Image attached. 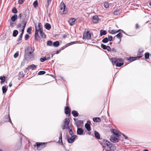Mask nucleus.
Returning a JSON list of instances; mask_svg holds the SVG:
<instances>
[{"label": "nucleus", "mask_w": 151, "mask_h": 151, "mask_svg": "<svg viewBox=\"0 0 151 151\" xmlns=\"http://www.w3.org/2000/svg\"><path fill=\"white\" fill-rule=\"evenodd\" d=\"M30 67L32 70H34L35 69L37 68V66L34 64H32L30 65Z\"/></svg>", "instance_id": "c85d7f7f"}, {"label": "nucleus", "mask_w": 151, "mask_h": 151, "mask_svg": "<svg viewBox=\"0 0 151 151\" xmlns=\"http://www.w3.org/2000/svg\"><path fill=\"white\" fill-rule=\"evenodd\" d=\"M121 30V29H119L117 30H109V32L110 31V33L112 34H114L116 33L119 32Z\"/></svg>", "instance_id": "412c9836"}, {"label": "nucleus", "mask_w": 151, "mask_h": 151, "mask_svg": "<svg viewBox=\"0 0 151 151\" xmlns=\"http://www.w3.org/2000/svg\"><path fill=\"white\" fill-rule=\"evenodd\" d=\"M76 135L72 136L70 138L68 137V141L69 143H72L75 140V138L76 137Z\"/></svg>", "instance_id": "9d476101"}, {"label": "nucleus", "mask_w": 151, "mask_h": 151, "mask_svg": "<svg viewBox=\"0 0 151 151\" xmlns=\"http://www.w3.org/2000/svg\"><path fill=\"white\" fill-rule=\"evenodd\" d=\"M111 51L113 52H116V50L114 47L112 48V49H111Z\"/></svg>", "instance_id": "3c124183"}, {"label": "nucleus", "mask_w": 151, "mask_h": 151, "mask_svg": "<svg viewBox=\"0 0 151 151\" xmlns=\"http://www.w3.org/2000/svg\"><path fill=\"white\" fill-rule=\"evenodd\" d=\"M26 24H24V25H22V29H25V27L26 26Z\"/></svg>", "instance_id": "680f3d73"}, {"label": "nucleus", "mask_w": 151, "mask_h": 151, "mask_svg": "<svg viewBox=\"0 0 151 151\" xmlns=\"http://www.w3.org/2000/svg\"><path fill=\"white\" fill-rule=\"evenodd\" d=\"M17 19V16L16 14H14L11 18V20L12 22H14Z\"/></svg>", "instance_id": "4be33fe9"}, {"label": "nucleus", "mask_w": 151, "mask_h": 151, "mask_svg": "<svg viewBox=\"0 0 151 151\" xmlns=\"http://www.w3.org/2000/svg\"><path fill=\"white\" fill-rule=\"evenodd\" d=\"M65 6L63 3L62 2L60 5V13L61 14H66L67 11L65 9Z\"/></svg>", "instance_id": "39448f33"}, {"label": "nucleus", "mask_w": 151, "mask_h": 151, "mask_svg": "<svg viewBox=\"0 0 151 151\" xmlns=\"http://www.w3.org/2000/svg\"><path fill=\"white\" fill-rule=\"evenodd\" d=\"M24 29H22V33H21V34H22V35H23V34L24 31Z\"/></svg>", "instance_id": "338daca9"}, {"label": "nucleus", "mask_w": 151, "mask_h": 151, "mask_svg": "<svg viewBox=\"0 0 151 151\" xmlns=\"http://www.w3.org/2000/svg\"><path fill=\"white\" fill-rule=\"evenodd\" d=\"M18 55L19 53L17 52L14 54V58H16L18 56Z\"/></svg>", "instance_id": "de8ad7c7"}, {"label": "nucleus", "mask_w": 151, "mask_h": 151, "mask_svg": "<svg viewBox=\"0 0 151 151\" xmlns=\"http://www.w3.org/2000/svg\"><path fill=\"white\" fill-rule=\"evenodd\" d=\"M61 50H57L56 53L57 54L59 53L60 52Z\"/></svg>", "instance_id": "e2e57ef3"}, {"label": "nucleus", "mask_w": 151, "mask_h": 151, "mask_svg": "<svg viewBox=\"0 0 151 151\" xmlns=\"http://www.w3.org/2000/svg\"><path fill=\"white\" fill-rule=\"evenodd\" d=\"M83 39L87 40L91 39V34L89 31H87L83 34Z\"/></svg>", "instance_id": "0eeeda50"}, {"label": "nucleus", "mask_w": 151, "mask_h": 151, "mask_svg": "<svg viewBox=\"0 0 151 151\" xmlns=\"http://www.w3.org/2000/svg\"><path fill=\"white\" fill-rule=\"evenodd\" d=\"M45 27L47 29L49 30L51 28L50 24L48 23H47L45 25Z\"/></svg>", "instance_id": "b1692460"}, {"label": "nucleus", "mask_w": 151, "mask_h": 151, "mask_svg": "<svg viewBox=\"0 0 151 151\" xmlns=\"http://www.w3.org/2000/svg\"><path fill=\"white\" fill-rule=\"evenodd\" d=\"M10 24L11 27H13V23L11 22Z\"/></svg>", "instance_id": "69168bd1"}, {"label": "nucleus", "mask_w": 151, "mask_h": 151, "mask_svg": "<svg viewBox=\"0 0 151 151\" xmlns=\"http://www.w3.org/2000/svg\"><path fill=\"white\" fill-rule=\"evenodd\" d=\"M75 21L76 19L75 18H73L70 19L68 22L70 25L73 26L75 24Z\"/></svg>", "instance_id": "ddd939ff"}, {"label": "nucleus", "mask_w": 151, "mask_h": 151, "mask_svg": "<svg viewBox=\"0 0 151 151\" xmlns=\"http://www.w3.org/2000/svg\"><path fill=\"white\" fill-rule=\"evenodd\" d=\"M93 120L94 122H100L101 119L99 117H94L93 118Z\"/></svg>", "instance_id": "5701e85b"}, {"label": "nucleus", "mask_w": 151, "mask_h": 151, "mask_svg": "<svg viewBox=\"0 0 151 151\" xmlns=\"http://www.w3.org/2000/svg\"><path fill=\"white\" fill-rule=\"evenodd\" d=\"M32 48H29L26 52L24 54V57L27 60H30L32 57V52L34 50H33L32 51Z\"/></svg>", "instance_id": "20e7f679"}, {"label": "nucleus", "mask_w": 151, "mask_h": 151, "mask_svg": "<svg viewBox=\"0 0 151 151\" xmlns=\"http://www.w3.org/2000/svg\"><path fill=\"white\" fill-rule=\"evenodd\" d=\"M142 57V55H140V56H138L136 57H129L128 59V60L131 62L136 60L137 58H140Z\"/></svg>", "instance_id": "f8f14e48"}, {"label": "nucleus", "mask_w": 151, "mask_h": 151, "mask_svg": "<svg viewBox=\"0 0 151 151\" xmlns=\"http://www.w3.org/2000/svg\"><path fill=\"white\" fill-rule=\"evenodd\" d=\"M108 38L107 37H105L102 40V42L104 43H106L108 41Z\"/></svg>", "instance_id": "72a5a7b5"}, {"label": "nucleus", "mask_w": 151, "mask_h": 151, "mask_svg": "<svg viewBox=\"0 0 151 151\" xmlns=\"http://www.w3.org/2000/svg\"><path fill=\"white\" fill-rule=\"evenodd\" d=\"M101 47L104 50H106V49L107 46L101 44Z\"/></svg>", "instance_id": "ea45409f"}, {"label": "nucleus", "mask_w": 151, "mask_h": 151, "mask_svg": "<svg viewBox=\"0 0 151 151\" xmlns=\"http://www.w3.org/2000/svg\"><path fill=\"white\" fill-rule=\"evenodd\" d=\"M104 6L106 8H108L109 7V4L108 2H106L104 3Z\"/></svg>", "instance_id": "37998d69"}, {"label": "nucleus", "mask_w": 151, "mask_h": 151, "mask_svg": "<svg viewBox=\"0 0 151 151\" xmlns=\"http://www.w3.org/2000/svg\"><path fill=\"white\" fill-rule=\"evenodd\" d=\"M72 114L73 116L75 117L77 116L78 115V114L77 111L75 110L73 111L72 112Z\"/></svg>", "instance_id": "393cba45"}, {"label": "nucleus", "mask_w": 151, "mask_h": 151, "mask_svg": "<svg viewBox=\"0 0 151 151\" xmlns=\"http://www.w3.org/2000/svg\"><path fill=\"white\" fill-rule=\"evenodd\" d=\"M33 5L35 7H36L38 6V2L37 1H35L34 2Z\"/></svg>", "instance_id": "4c0bfd02"}, {"label": "nucleus", "mask_w": 151, "mask_h": 151, "mask_svg": "<svg viewBox=\"0 0 151 151\" xmlns=\"http://www.w3.org/2000/svg\"><path fill=\"white\" fill-rule=\"evenodd\" d=\"M52 0H47V4L46 6L48 7L49 5L51 3Z\"/></svg>", "instance_id": "c03bdc74"}, {"label": "nucleus", "mask_w": 151, "mask_h": 151, "mask_svg": "<svg viewBox=\"0 0 151 151\" xmlns=\"http://www.w3.org/2000/svg\"><path fill=\"white\" fill-rule=\"evenodd\" d=\"M143 52V50H142L141 51H138V55H139V56H140V55H142V54H141V53Z\"/></svg>", "instance_id": "8fccbe9b"}, {"label": "nucleus", "mask_w": 151, "mask_h": 151, "mask_svg": "<svg viewBox=\"0 0 151 151\" xmlns=\"http://www.w3.org/2000/svg\"><path fill=\"white\" fill-rule=\"evenodd\" d=\"M111 130L112 132H113V135H116L117 137H119L120 136V134L118 131L114 129H112V130Z\"/></svg>", "instance_id": "9b49d317"}, {"label": "nucleus", "mask_w": 151, "mask_h": 151, "mask_svg": "<svg viewBox=\"0 0 151 151\" xmlns=\"http://www.w3.org/2000/svg\"><path fill=\"white\" fill-rule=\"evenodd\" d=\"M123 34L121 32H119L115 37H116L117 38L119 39V42H120L121 40V38L122 37Z\"/></svg>", "instance_id": "dca6fc26"}, {"label": "nucleus", "mask_w": 151, "mask_h": 151, "mask_svg": "<svg viewBox=\"0 0 151 151\" xmlns=\"http://www.w3.org/2000/svg\"><path fill=\"white\" fill-rule=\"evenodd\" d=\"M18 33V31L17 30H14L13 33V36L14 37H16Z\"/></svg>", "instance_id": "cd10ccee"}, {"label": "nucleus", "mask_w": 151, "mask_h": 151, "mask_svg": "<svg viewBox=\"0 0 151 151\" xmlns=\"http://www.w3.org/2000/svg\"><path fill=\"white\" fill-rule=\"evenodd\" d=\"M46 60V58L45 57L42 58L40 59V61L42 62H43Z\"/></svg>", "instance_id": "a19ab883"}, {"label": "nucleus", "mask_w": 151, "mask_h": 151, "mask_svg": "<svg viewBox=\"0 0 151 151\" xmlns=\"http://www.w3.org/2000/svg\"><path fill=\"white\" fill-rule=\"evenodd\" d=\"M2 90L3 91V93H5L7 90V89L6 88V86H4L2 87Z\"/></svg>", "instance_id": "7c9ffc66"}, {"label": "nucleus", "mask_w": 151, "mask_h": 151, "mask_svg": "<svg viewBox=\"0 0 151 151\" xmlns=\"http://www.w3.org/2000/svg\"><path fill=\"white\" fill-rule=\"evenodd\" d=\"M101 142L105 151H114L115 150L114 144L111 143L109 141L105 139H102Z\"/></svg>", "instance_id": "f03ea898"}, {"label": "nucleus", "mask_w": 151, "mask_h": 151, "mask_svg": "<svg viewBox=\"0 0 151 151\" xmlns=\"http://www.w3.org/2000/svg\"><path fill=\"white\" fill-rule=\"evenodd\" d=\"M18 2L20 4H22L24 2L23 0H19Z\"/></svg>", "instance_id": "5fc2aeb1"}, {"label": "nucleus", "mask_w": 151, "mask_h": 151, "mask_svg": "<svg viewBox=\"0 0 151 151\" xmlns=\"http://www.w3.org/2000/svg\"><path fill=\"white\" fill-rule=\"evenodd\" d=\"M25 24L26 25L27 24V22H26L24 20H23L22 21V23L21 24V25H24Z\"/></svg>", "instance_id": "603ef678"}, {"label": "nucleus", "mask_w": 151, "mask_h": 151, "mask_svg": "<svg viewBox=\"0 0 151 151\" xmlns=\"http://www.w3.org/2000/svg\"><path fill=\"white\" fill-rule=\"evenodd\" d=\"M85 127L88 131H89L91 130L90 126L89 124L86 123L85 125Z\"/></svg>", "instance_id": "a878e982"}, {"label": "nucleus", "mask_w": 151, "mask_h": 151, "mask_svg": "<svg viewBox=\"0 0 151 151\" xmlns=\"http://www.w3.org/2000/svg\"><path fill=\"white\" fill-rule=\"evenodd\" d=\"M69 133L71 135H72L73 134L72 129H71L70 131H69Z\"/></svg>", "instance_id": "864d4df0"}, {"label": "nucleus", "mask_w": 151, "mask_h": 151, "mask_svg": "<svg viewBox=\"0 0 151 151\" xmlns=\"http://www.w3.org/2000/svg\"><path fill=\"white\" fill-rule=\"evenodd\" d=\"M106 50L109 51H111V49L109 46H107L106 49Z\"/></svg>", "instance_id": "09e8293b"}, {"label": "nucleus", "mask_w": 151, "mask_h": 151, "mask_svg": "<svg viewBox=\"0 0 151 151\" xmlns=\"http://www.w3.org/2000/svg\"><path fill=\"white\" fill-rule=\"evenodd\" d=\"M122 135H123V136L124 137L125 139H127L128 138V137L126 135H125L124 134H122Z\"/></svg>", "instance_id": "4d7b16f0"}, {"label": "nucleus", "mask_w": 151, "mask_h": 151, "mask_svg": "<svg viewBox=\"0 0 151 151\" xmlns=\"http://www.w3.org/2000/svg\"><path fill=\"white\" fill-rule=\"evenodd\" d=\"M112 62L116 67H120L124 64V61L122 59L119 58L113 59Z\"/></svg>", "instance_id": "7ed1b4c3"}, {"label": "nucleus", "mask_w": 151, "mask_h": 151, "mask_svg": "<svg viewBox=\"0 0 151 151\" xmlns=\"http://www.w3.org/2000/svg\"><path fill=\"white\" fill-rule=\"evenodd\" d=\"M22 36H23L22 34H21L20 35H19V37L17 40V42H19V41H21L22 40Z\"/></svg>", "instance_id": "e433bc0d"}, {"label": "nucleus", "mask_w": 151, "mask_h": 151, "mask_svg": "<svg viewBox=\"0 0 151 151\" xmlns=\"http://www.w3.org/2000/svg\"><path fill=\"white\" fill-rule=\"evenodd\" d=\"M5 118H6L7 119H8L9 120V122H10L12 124V121L10 119V118L9 116V115H8V116H6L5 117Z\"/></svg>", "instance_id": "79ce46f5"}, {"label": "nucleus", "mask_w": 151, "mask_h": 151, "mask_svg": "<svg viewBox=\"0 0 151 151\" xmlns=\"http://www.w3.org/2000/svg\"><path fill=\"white\" fill-rule=\"evenodd\" d=\"M94 135L97 139H100V134L99 133L96 131H95L94 132Z\"/></svg>", "instance_id": "6ab92c4d"}, {"label": "nucleus", "mask_w": 151, "mask_h": 151, "mask_svg": "<svg viewBox=\"0 0 151 151\" xmlns=\"http://www.w3.org/2000/svg\"><path fill=\"white\" fill-rule=\"evenodd\" d=\"M71 129V128H70V127H69V126H68V128L67 129H68L69 131H70V129Z\"/></svg>", "instance_id": "774afa93"}, {"label": "nucleus", "mask_w": 151, "mask_h": 151, "mask_svg": "<svg viewBox=\"0 0 151 151\" xmlns=\"http://www.w3.org/2000/svg\"><path fill=\"white\" fill-rule=\"evenodd\" d=\"M46 73L45 71H39L38 73V75H43L45 74Z\"/></svg>", "instance_id": "58836bf2"}, {"label": "nucleus", "mask_w": 151, "mask_h": 151, "mask_svg": "<svg viewBox=\"0 0 151 151\" xmlns=\"http://www.w3.org/2000/svg\"><path fill=\"white\" fill-rule=\"evenodd\" d=\"M108 40L109 41H111L113 40V37L112 36H108Z\"/></svg>", "instance_id": "a18cd8bd"}, {"label": "nucleus", "mask_w": 151, "mask_h": 151, "mask_svg": "<svg viewBox=\"0 0 151 151\" xmlns=\"http://www.w3.org/2000/svg\"><path fill=\"white\" fill-rule=\"evenodd\" d=\"M47 45L48 46H51L53 45L52 42L51 41H48L47 42Z\"/></svg>", "instance_id": "f704fd0d"}, {"label": "nucleus", "mask_w": 151, "mask_h": 151, "mask_svg": "<svg viewBox=\"0 0 151 151\" xmlns=\"http://www.w3.org/2000/svg\"><path fill=\"white\" fill-rule=\"evenodd\" d=\"M107 34V32L106 30L103 29H101L100 31V36H102L103 35H104Z\"/></svg>", "instance_id": "a211bd4d"}, {"label": "nucleus", "mask_w": 151, "mask_h": 151, "mask_svg": "<svg viewBox=\"0 0 151 151\" xmlns=\"http://www.w3.org/2000/svg\"><path fill=\"white\" fill-rule=\"evenodd\" d=\"M145 58L146 59H147L149 58L150 57V54L148 52H146L145 54Z\"/></svg>", "instance_id": "2f4dec72"}, {"label": "nucleus", "mask_w": 151, "mask_h": 151, "mask_svg": "<svg viewBox=\"0 0 151 151\" xmlns=\"http://www.w3.org/2000/svg\"><path fill=\"white\" fill-rule=\"evenodd\" d=\"M83 130L81 128L78 127L77 130V133L79 135H82L83 133Z\"/></svg>", "instance_id": "f3484780"}, {"label": "nucleus", "mask_w": 151, "mask_h": 151, "mask_svg": "<svg viewBox=\"0 0 151 151\" xmlns=\"http://www.w3.org/2000/svg\"><path fill=\"white\" fill-rule=\"evenodd\" d=\"M35 39L37 41H40V37L39 36L38 33H40L41 37L43 38H45L46 37V35L43 32L42 27V24L40 22L38 23V27L36 25L35 26Z\"/></svg>", "instance_id": "f257e3e1"}, {"label": "nucleus", "mask_w": 151, "mask_h": 151, "mask_svg": "<svg viewBox=\"0 0 151 151\" xmlns=\"http://www.w3.org/2000/svg\"><path fill=\"white\" fill-rule=\"evenodd\" d=\"M19 17V18L21 19L22 17V14H19L18 16Z\"/></svg>", "instance_id": "0e129e2a"}, {"label": "nucleus", "mask_w": 151, "mask_h": 151, "mask_svg": "<svg viewBox=\"0 0 151 151\" xmlns=\"http://www.w3.org/2000/svg\"><path fill=\"white\" fill-rule=\"evenodd\" d=\"M21 24H18L17 25V27L18 28L21 27Z\"/></svg>", "instance_id": "bf43d9fd"}, {"label": "nucleus", "mask_w": 151, "mask_h": 151, "mask_svg": "<svg viewBox=\"0 0 151 151\" xmlns=\"http://www.w3.org/2000/svg\"><path fill=\"white\" fill-rule=\"evenodd\" d=\"M59 45V42L58 41L54 42L53 43V45L55 47H57Z\"/></svg>", "instance_id": "bb28decb"}, {"label": "nucleus", "mask_w": 151, "mask_h": 151, "mask_svg": "<svg viewBox=\"0 0 151 151\" xmlns=\"http://www.w3.org/2000/svg\"><path fill=\"white\" fill-rule=\"evenodd\" d=\"M139 28V26L138 24H136L135 26V28L136 29H137Z\"/></svg>", "instance_id": "13d9d810"}, {"label": "nucleus", "mask_w": 151, "mask_h": 151, "mask_svg": "<svg viewBox=\"0 0 151 151\" xmlns=\"http://www.w3.org/2000/svg\"><path fill=\"white\" fill-rule=\"evenodd\" d=\"M12 11L14 14H16L18 12L16 8L14 7L12 10Z\"/></svg>", "instance_id": "c756f323"}, {"label": "nucleus", "mask_w": 151, "mask_h": 151, "mask_svg": "<svg viewBox=\"0 0 151 151\" xmlns=\"http://www.w3.org/2000/svg\"><path fill=\"white\" fill-rule=\"evenodd\" d=\"M29 36L28 34H26L25 36V40H27L29 38Z\"/></svg>", "instance_id": "49530a36"}, {"label": "nucleus", "mask_w": 151, "mask_h": 151, "mask_svg": "<svg viewBox=\"0 0 151 151\" xmlns=\"http://www.w3.org/2000/svg\"><path fill=\"white\" fill-rule=\"evenodd\" d=\"M21 73L20 72L19 73V76L20 77H22V78L24 76V75H23V74H22V76H20V75H21Z\"/></svg>", "instance_id": "052dcab7"}, {"label": "nucleus", "mask_w": 151, "mask_h": 151, "mask_svg": "<svg viewBox=\"0 0 151 151\" xmlns=\"http://www.w3.org/2000/svg\"><path fill=\"white\" fill-rule=\"evenodd\" d=\"M65 113L66 114L70 115V110L68 106H67L65 108Z\"/></svg>", "instance_id": "4468645a"}, {"label": "nucleus", "mask_w": 151, "mask_h": 151, "mask_svg": "<svg viewBox=\"0 0 151 151\" xmlns=\"http://www.w3.org/2000/svg\"><path fill=\"white\" fill-rule=\"evenodd\" d=\"M119 137H116V135H112L110 138V141L114 143L117 142H119Z\"/></svg>", "instance_id": "6e6552de"}, {"label": "nucleus", "mask_w": 151, "mask_h": 151, "mask_svg": "<svg viewBox=\"0 0 151 151\" xmlns=\"http://www.w3.org/2000/svg\"><path fill=\"white\" fill-rule=\"evenodd\" d=\"M70 122V119L68 118H66L65 119V121L64 122V125L62 127L63 129H67L68 127L69 126Z\"/></svg>", "instance_id": "423d86ee"}, {"label": "nucleus", "mask_w": 151, "mask_h": 151, "mask_svg": "<svg viewBox=\"0 0 151 151\" xmlns=\"http://www.w3.org/2000/svg\"><path fill=\"white\" fill-rule=\"evenodd\" d=\"M118 12L119 13L118 11H115L114 12V14L117 15L118 14Z\"/></svg>", "instance_id": "6e6d98bb"}, {"label": "nucleus", "mask_w": 151, "mask_h": 151, "mask_svg": "<svg viewBox=\"0 0 151 151\" xmlns=\"http://www.w3.org/2000/svg\"><path fill=\"white\" fill-rule=\"evenodd\" d=\"M32 30V27H29V28H28L27 30V32L29 34H31V31Z\"/></svg>", "instance_id": "473e14b6"}, {"label": "nucleus", "mask_w": 151, "mask_h": 151, "mask_svg": "<svg viewBox=\"0 0 151 151\" xmlns=\"http://www.w3.org/2000/svg\"><path fill=\"white\" fill-rule=\"evenodd\" d=\"M45 143H39L37 142L36 143L35 145V146H37V149L38 150H40L41 149L43 148V145H44Z\"/></svg>", "instance_id": "1a4fd4ad"}, {"label": "nucleus", "mask_w": 151, "mask_h": 151, "mask_svg": "<svg viewBox=\"0 0 151 151\" xmlns=\"http://www.w3.org/2000/svg\"><path fill=\"white\" fill-rule=\"evenodd\" d=\"M62 132H61L60 134L59 139L58 141V142L61 143V144H63V142L62 140Z\"/></svg>", "instance_id": "aec40b11"}, {"label": "nucleus", "mask_w": 151, "mask_h": 151, "mask_svg": "<svg viewBox=\"0 0 151 151\" xmlns=\"http://www.w3.org/2000/svg\"><path fill=\"white\" fill-rule=\"evenodd\" d=\"M0 79L1 80V83H3L5 81V77L4 76L0 77Z\"/></svg>", "instance_id": "c9c22d12"}, {"label": "nucleus", "mask_w": 151, "mask_h": 151, "mask_svg": "<svg viewBox=\"0 0 151 151\" xmlns=\"http://www.w3.org/2000/svg\"><path fill=\"white\" fill-rule=\"evenodd\" d=\"M99 17L97 16H94L92 18V21L94 23H96L98 21Z\"/></svg>", "instance_id": "2eb2a0df"}]
</instances>
